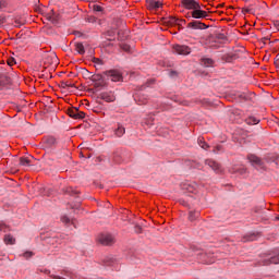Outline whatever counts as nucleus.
<instances>
[{
    "label": "nucleus",
    "mask_w": 279,
    "mask_h": 279,
    "mask_svg": "<svg viewBox=\"0 0 279 279\" xmlns=\"http://www.w3.org/2000/svg\"><path fill=\"white\" fill-rule=\"evenodd\" d=\"M189 19H197L198 21L206 19L208 21V19H210V14L202 10V5L199 4L198 8L190 12Z\"/></svg>",
    "instance_id": "f257e3e1"
},
{
    "label": "nucleus",
    "mask_w": 279,
    "mask_h": 279,
    "mask_svg": "<svg viewBox=\"0 0 279 279\" xmlns=\"http://www.w3.org/2000/svg\"><path fill=\"white\" fill-rule=\"evenodd\" d=\"M260 265H279V253L266 255L263 259H260Z\"/></svg>",
    "instance_id": "f03ea898"
},
{
    "label": "nucleus",
    "mask_w": 279,
    "mask_h": 279,
    "mask_svg": "<svg viewBox=\"0 0 279 279\" xmlns=\"http://www.w3.org/2000/svg\"><path fill=\"white\" fill-rule=\"evenodd\" d=\"M106 77L111 82H122L123 74L119 70H109L105 72Z\"/></svg>",
    "instance_id": "7ed1b4c3"
},
{
    "label": "nucleus",
    "mask_w": 279,
    "mask_h": 279,
    "mask_svg": "<svg viewBox=\"0 0 279 279\" xmlns=\"http://www.w3.org/2000/svg\"><path fill=\"white\" fill-rule=\"evenodd\" d=\"M172 49L177 56H189L191 53V48L185 45H174Z\"/></svg>",
    "instance_id": "20e7f679"
},
{
    "label": "nucleus",
    "mask_w": 279,
    "mask_h": 279,
    "mask_svg": "<svg viewBox=\"0 0 279 279\" xmlns=\"http://www.w3.org/2000/svg\"><path fill=\"white\" fill-rule=\"evenodd\" d=\"M248 160L253 167L256 169H265V161L257 157L256 155H248Z\"/></svg>",
    "instance_id": "39448f33"
},
{
    "label": "nucleus",
    "mask_w": 279,
    "mask_h": 279,
    "mask_svg": "<svg viewBox=\"0 0 279 279\" xmlns=\"http://www.w3.org/2000/svg\"><path fill=\"white\" fill-rule=\"evenodd\" d=\"M101 245H112L114 243V238L110 233H102L98 238Z\"/></svg>",
    "instance_id": "423d86ee"
},
{
    "label": "nucleus",
    "mask_w": 279,
    "mask_h": 279,
    "mask_svg": "<svg viewBox=\"0 0 279 279\" xmlns=\"http://www.w3.org/2000/svg\"><path fill=\"white\" fill-rule=\"evenodd\" d=\"M182 5L185 10H192V12L199 7V2L195 0H182Z\"/></svg>",
    "instance_id": "0eeeda50"
},
{
    "label": "nucleus",
    "mask_w": 279,
    "mask_h": 279,
    "mask_svg": "<svg viewBox=\"0 0 279 279\" xmlns=\"http://www.w3.org/2000/svg\"><path fill=\"white\" fill-rule=\"evenodd\" d=\"M100 99L110 104L112 101H116L117 96H114V93L112 92H104L100 94Z\"/></svg>",
    "instance_id": "6e6552de"
},
{
    "label": "nucleus",
    "mask_w": 279,
    "mask_h": 279,
    "mask_svg": "<svg viewBox=\"0 0 279 279\" xmlns=\"http://www.w3.org/2000/svg\"><path fill=\"white\" fill-rule=\"evenodd\" d=\"M10 84H12V80L7 74H0V90L10 86Z\"/></svg>",
    "instance_id": "1a4fd4ad"
},
{
    "label": "nucleus",
    "mask_w": 279,
    "mask_h": 279,
    "mask_svg": "<svg viewBox=\"0 0 279 279\" xmlns=\"http://www.w3.org/2000/svg\"><path fill=\"white\" fill-rule=\"evenodd\" d=\"M191 29H206L208 26L199 21H193L187 24Z\"/></svg>",
    "instance_id": "9d476101"
},
{
    "label": "nucleus",
    "mask_w": 279,
    "mask_h": 279,
    "mask_svg": "<svg viewBox=\"0 0 279 279\" xmlns=\"http://www.w3.org/2000/svg\"><path fill=\"white\" fill-rule=\"evenodd\" d=\"M206 165L215 171V173H221V166L215 160H206Z\"/></svg>",
    "instance_id": "9b49d317"
},
{
    "label": "nucleus",
    "mask_w": 279,
    "mask_h": 279,
    "mask_svg": "<svg viewBox=\"0 0 279 279\" xmlns=\"http://www.w3.org/2000/svg\"><path fill=\"white\" fill-rule=\"evenodd\" d=\"M146 5L150 10H158V9L162 8V2L156 1V0H146Z\"/></svg>",
    "instance_id": "f8f14e48"
},
{
    "label": "nucleus",
    "mask_w": 279,
    "mask_h": 279,
    "mask_svg": "<svg viewBox=\"0 0 279 279\" xmlns=\"http://www.w3.org/2000/svg\"><path fill=\"white\" fill-rule=\"evenodd\" d=\"M163 24L168 27H173L174 25H180V19L170 16L163 21Z\"/></svg>",
    "instance_id": "ddd939ff"
},
{
    "label": "nucleus",
    "mask_w": 279,
    "mask_h": 279,
    "mask_svg": "<svg viewBox=\"0 0 279 279\" xmlns=\"http://www.w3.org/2000/svg\"><path fill=\"white\" fill-rule=\"evenodd\" d=\"M104 265H106L107 267H112V265H116L117 263V258L112 257V256H108L105 257L102 260Z\"/></svg>",
    "instance_id": "4468645a"
},
{
    "label": "nucleus",
    "mask_w": 279,
    "mask_h": 279,
    "mask_svg": "<svg viewBox=\"0 0 279 279\" xmlns=\"http://www.w3.org/2000/svg\"><path fill=\"white\" fill-rule=\"evenodd\" d=\"M74 47H75V51L77 53H80V56H84V53H86V50L84 49V44L82 43H75L74 44Z\"/></svg>",
    "instance_id": "2eb2a0df"
},
{
    "label": "nucleus",
    "mask_w": 279,
    "mask_h": 279,
    "mask_svg": "<svg viewBox=\"0 0 279 279\" xmlns=\"http://www.w3.org/2000/svg\"><path fill=\"white\" fill-rule=\"evenodd\" d=\"M114 134H116V136L121 138V136H123V134H125V128L121 124H118V128L114 130Z\"/></svg>",
    "instance_id": "dca6fc26"
},
{
    "label": "nucleus",
    "mask_w": 279,
    "mask_h": 279,
    "mask_svg": "<svg viewBox=\"0 0 279 279\" xmlns=\"http://www.w3.org/2000/svg\"><path fill=\"white\" fill-rule=\"evenodd\" d=\"M20 165H21V167H31L32 159H29V157H21Z\"/></svg>",
    "instance_id": "f3484780"
},
{
    "label": "nucleus",
    "mask_w": 279,
    "mask_h": 279,
    "mask_svg": "<svg viewBox=\"0 0 279 279\" xmlns=\"http://www.w3.org/2000/svg\"><path fill=\"white\" fill-rule=\"evenodd\" d=\"M201 64H203V66H213V64H215V61H213V59L210 58H203Z\"/></svg>",
    "instance_id": "a211bd4d"
},
{
    "label": "nucleus",
    "mask_w": 279,
    "mask_h": 279,
    "mask_svg": "<svg viewBox=\"0 0 279 279\" xmlns=\"http://www.w3.org/2000/svg\"><path fill=\"white\" fill-rule=\"evenodd\" d=\"M4 243L7 245H14V243H16V240L14 239V236L8 234L4 236Z\"/></svg>",
    "instance_id": "6ab92c4d"
},
{
    "label": "nucleus",
    "mask_w": 279,
    "mask_h": 279,
    "mask_svg": "<svg viewBox=\"0 0 279 279\" xmlns=\"http://www.w3.org/2000/svg\"><path fill=\"white\" fill-rule=\"evenodd\" d=\"M247 125H257V123H260V120L256 119L255 117H248L246 119Z\"/></svg>",
    "instance_id": "aec40b11"
},
{
    "label": "nucleus",
    "mask_w": 279,
    "mask_h": 279,
    "mask_svg": "<svg viewBox=\"0 0 279 279\" xmlns=\"http://www.w3.org/2000/svg\"><path fill=\"white\" fill-rule=\"evenodd\" d=\"M233 173H240V175H245L247 173V168L241 166L240 168H233Z\"/></svg>",
    "instance_id": "412c9836"
},
{
    "label": "nucleus",
    "mask_w": 279,
    "mask_h": 279,
    "mask_svg": "<svg viewBox=\"0 0 279 279\" xmlns=\"http://www.w3.org/2000/svg\"><path fill=\"white\" fill-rule=\"evenodd\" d=\"M201 260H202V263H205V265H210V264L215 263V260L208 258V255H206V254H201Z\"/></svg>",
    "instance_id": "4be33fe9"
},
{
    "label": "nucleus",
    "mask_w": 279,
    "mask_h": 279,
    "mask_svg": "<svg viewBox=\"0 0 279 279\" xmlns=\"http://www.w3.org/2000/svg\"><path fill=\"white\" fill-rule=\"evenodd\" d=\"M77 108H71V109H68V114L69 117H71V119H77Z\"/></svg>",
    "instance_id": "5701e85b"
},
{
    "label": "nucleus",
    "mask_w": 279,
    "mask_h": 279,
    "mask_svg": "<svg viewBox=\"0 0 279 279\" xmlns=\"http://www.w3.org/2000/svg\"><path fill=\"white\" fill-rule=\"evenodd\" d=\"M47 145H49V147H53L54 145H58V141L56 140V137H48L46 140Z\"/></svg>",
    "instance_id": "b1692460"
},
{
    "label": "nucleus",
    "mask_w": 279,
    "mask_h": 279,
    "mask_svg": "<svg viewBox=\"0 0 279 279\" xmlns=\"http://www.w3.org/2000/svg\"><path fill=\"white\" fill-rule=\"evenodd\" d=\"M198 145L202 149H208V144L204 141V137H198Z\"/></svg>",
    "instance_id": "393cba45"
},
{
    "label": "nucleus",
    "mask_w": 279,
    "mask_h": 279,
    "mask_svg": "<svg viewBox=\"0 0 279 279\" xmlns=\"http://www.w3.org/2000/svg\"><path fill=\"white\" fill-rule=\"evenodd\" d=\"M48 243L50 245H56V243L60 244V243H62V241L60 239H58V238H49L48 239Z\"/></svg>",
    "instance_id": "a878e982"
},
{
    "label": "nucleus",
    "mask_w": 279,
    "mask_h": 279,
    "mask_svg": "<svg viewBox=\"0 0 279 279\" xmlns=\"http://www.w3.org/2000/svg\"><path fill=\"white\" fill-rule=\"evenodd\" d=\"M104 76L101 74H96L92 76V82L97 83V82H102Z\"/></svg>",
    "instance_id": "bb28decb"
},
{
    "label": "nucleus",
    "mask_w": 279,
    "mask_h": 279,
    "mask_svg": "<svg viewBox=\"0 0 279 279\" xmlns=\"http://www.w3.org/2000/svg\"><path fill=\"white\" fill-rule=\"evenodd\" d=\"M197 217H199V213L190 211V216H189L190 221H195V219H197Z\"/></svg>",
    "instance_id": "cd10ccee"
},
{
    "label": "nucleus",
    "mask_w": 279,
    "mask_h": 279,
    "mask_svg": "<svg viewBox=\"0 0 279 279\" xmlns=\"http://www.w3.org/2000/svg\"><path fill=\"white\" fill-rule=\"evenodd\" d=\"M86 117V113L84 111H80V109L76 112V120H82Z\"/></svg>",
    "instance_id": "c85d7f7f"
},
{
    "label": "nucleus",
    "mask_w": 279,
    "mask_h": 279,
    "mask_svg": "<svg viewBox=\"0 0 279 279\" xmlns=\"http://www.w3.org/2000/svg\"><path fill=\"white\" fill-rule=\"evenodd\" d=\"M66 193H69V195H78V194H80V191L74 190V189H72V187H69V189L66 190Z\"/></svg>",
    "instance_id": "c756f323"
},
{
    "label": "nucleus",
    "mask_w": 279,
    "mask_h": 279,
    "mask_svg": "<svg viewBox=\"0 0 279 279\" xmlns=\"http://www.w3.org/2000/svg\"><path fill=\"white\" fill-rule=\"evenodd\" d=\"M24 258H32V256H34V252L32 251H26L25 253H23Z\"/></svg>",
    "instance_id": "7c9ffc66"
},
{
    "label": "nucleus",
    "mask_w": 279,
    "mask_h": 279,
    "mask_svg": "<svg viewBox=\"0 0 279 279\" xmlns=\"http://www.w3.org/2000/svg\"><path fill=\"white\" fill-rule=\"evenodd\" d=\"M189 193H195V189H197V184L189 185L187 187Z\"/></svg>",
    "instance_id": "2f4dec72"
},
{
    "label": "nucleus",
    "mask_w": 279,
    "mask_h": 279,
    "mask_svg": "<svg viewBox=\"0 0 279 279\" xmlns=\"http://www.w3.org/2000/svg\"><path fill=\"white\" fill-rule=\"evenodd\" d=\"M61 221H62V223H71V219L69 218V216H62L61 217Z\"/></svg>",
    "instance_id": "473e14b6"
},
{
    "label": "nucleus",
    "mask_w": 279,
    "mask_h": 279,
    "mask_svg": "<svg viewBox=\"0 0 279 279\" xmlns=\"http://www.w3.org/2000/svg\"><path fill=\"white\" fill-rule=\"evenodd\" d=\"M8 64L9 66H14V64H16V60L14 58H10L8 59Z\"/></svg>",
    "instance_id": "72a5a7b5"
},
{
    "label": "nucleus",
    "mask_w": 279,
    "mask_h": 279,
    "mask_svg": "<svg viewBox=\"0 0 279 279\" xmlns=\"http://www.w3.org/2000/svg\"><path fill=\"white\" fill-rule=\"evenodd\" d=\"M94 12H104V8H101L100 5L95 4L94 5Z\"/></svg>",
    "instance_id": "f704fd0d"
},
{
    "label": "nucleus",
    "mask_w": 279,
    "mask_h": 279,
    "mask_svg": "<svg viewBox=\"0 0 279 279\" xmlns=\"http://www.w3.org/2000/svg\"><path fill=\"white\" fill-rule=\"evenodd\" d=\"M135 232H137V234H141L143 232V228H141L140 225L135 226Z\"/></svg>",
    "instance_id": "c9c22d12"
},
{
    "label": "nucleus",
    "mask_w": 279,
    "mask_h": 279,
    "mask_svg": "<svg viewBox=\"0 0 279 279\" xmlns=\"http://www.w3.org/2000/svg\"><path fill=\"white\" fill-rule=\"evenodd\" d=\"M95 88H101V86H104V83L100 81V82H96L94 84Z\"/></svg>",
    "instance_id": "e433bc0d"
},
{
    "label": "nucleus",
    "mask_w": 279,
    "mask_h": 279,
    "mask_svg": "<svg viewBox=\"0 0 279 279\" xmlns=\"http://www.w3.org/2000/svg\"><path fill=\"white\" fill-rule=\"evenodd\" d=\"M217 38H218V40H226V35L219 34V35L217 36Z\"/></svg>",
    "instance_id": "4c0bfd02"
},
{
    "label": "nucleus",
    "mask_w": 279,
    "mask_h": 279,
    "mask_svg": "<svg viewBox=\"0 0 279 279\" xmlns=\"http://www.w3.org/2000/svg\"><path fill=\"white\" fill-rule=\"evenodd\" d=\"M239 97H240V99H244V101H247V95L240 94Z\"/></svg>",
    "instance_id": "58836bf2"
},
{
    "label": "nucleus",
    "mask_w": 279,
    "mask_h": 279,
    "mask_svg": "<svg viewBox=\"0 0 279 279\" xmlns=\"http://www.w3.org/2000/svg\"><path fill=\"white\" fill-rule=\"evenodd\" d=\"M121 47L123 51H130V47L128 45H122Z\"/></svg>",
    "instance_id": "ea45409f"
},
{
    "label": "nucleus",
    "mask_w": 279,
    "mask_h": 279,
    "mask_svg": "<svg viewBox=\"0 0 279 279\" xmlns=\"http://www.w3.org/2000/svg\"><path fill=\"white\" fill-rule=\"evenodd\" d=\"M182 23H186V21H184V20H179V24H175V25H178L179 27H182Z\"/></svg>",
    "instance_id": "a19ab883"
},
{
    "label": "nucleus",
    "mask_w": 279,
    "mask_h": 279,
    "mask_svg": "<svg viewBox=\"0 0 279 279\" xmlns=\"http://www.w3.org/2000/svg\"><path fill=\"white\" fill-rule=\"evenodd\" d=\"M1 8H5V1H3V0H0V9Z\"/></svg>",
    "instance_id": "79ce46f5"
},
{
    "label": "nucleus",
    "mask_w": 279,
    "mask_h": 279,
    "mask_svg": "<svg viewBox=\"0 0 279 279\" xmlns=\"http://www.w3.org/2000/svg\"><path fill=\"white\" fill-rule=\"evenodd\" d=\"M175 75H178V73L175 71L170 72V77H175Z\"/></svg>",
    "instance_id": "37998d69"
},
{
    "label": "nucleus",
    "mask_w": 279,
    "mask_h": 279,
    "mask_svg": "<svg viewBox=\"0 0 279 279\" xmlns=\"http://www.w3.org/2000/svg\"><path fill=\"white\" fill-rule=\"evenodd\" d=\"M5 228V223H3L2 221H0V231H2Z\"/></svg>",
    "instance_id": "c03bdc74"
},
{
    "label": "nucleus",
    "mask_w": 279,
    "mask_h": 279,
    "mask_svg": "<svg viewBox=\"0 0 279 279\" xmlns=\"http://www.w3.org/2000/svg\"><path fill=\"white\" fill-rule=\"evenodd\" d=\"M89 23H97V20L95 17H90Z\"/></svg>",
    "instance_id": "a18cd8bd"
},
{
    "label": "nucleus",
    "mask_w": 279,
    "mask_h": 279,
    "mask_svg": "<svg viewBox=\"0 0 279 279\" xmlns=\"http://www.w3.org/2000/svg\"><path fill=\"white\" fill-rule=\"evenodd\" d=\"M49 21H51L52 23H56V17L54 16H50Z\"/></svg>",
    "instance_id": "49530a36"
},
{
    "label": "nucleus",
    "mask_w": 279,
    "mask_h": 279,
    "mask_svg": "<svg viewBox=\"0 0 279 279\" xmlns=\"http://www.w3.org/2000/svg\"><path fill=\"white\" fill-rule=\"evenodd\" d=\"M96 63H97V64H101V60L96 59Z\"/></svg>",
    "instance_id": "de8ad7c7"
},
{
    "label": "nucleus",
    "mask_w": 279,
    "mask_h": 279,
    "mask_svg": "<svg viewBox=\"0 0 279 279\" xmlns=\"http://www.w3.org/2000/svg\"><path fill=\"white\" fill-rule=\"evenodd\" d=\"M2 23H3V19L0 17V25H2Z\"/></svg>",
    "instance_id": "09e8293b"
},
{
    "label": "nucleus",
    "mask_w": 279,
    "mask_h": 279,
    "mask_svg": "<svg viewBox=\"0 0 279 279\" xmlns=\"http://www.w3.org/2000/svg\"><path fill=\"white\" fill-rule=\"evenodd\" d=\"M218 8H223V3H222V4H219Z\"/></svg>",
    "instance_id": "8fccbe9b"
},
{
    "label": "nucleus",
    "mask_w": 279,
    "mask_h": 279,
    "mask_svg": "<svg viewBox=\"0 0 279 279\" xmlns=\"http://www.w3.org/2000/svg\"><path fill=\"white\" fill-rule=\"evenodd\" d=\"M64 86H73V85H70V84H66V83H65Z\"/></svg>",
    "instance_id": "3c124183"
},
{
    "label": "nucleus",
    "mask_w": 279,
    "mask_h": 279,
    "mask_svg": "<svg viewBox=\"0 0 279 279\" xmlns=\"http://www.w3.org/2000/svg\"><path fill=\"white\" fill-rule=\"evenodd\" d=\"M58 279H66V278H64V277H59Z\"/></svg>",
    "instance_id": "603ef678"
},
{
    "label": "nucleus",
    "mask_w": 279,
    "mask_h": 279,
    "mask_svg": "<svg viewBox=\"0 0 279 279\" xmlns=\"http://www.w3.org/2000/svg\"><path fill=\"white\" fill-rule=\"evenodd\" d=\"M245 12H250V9H246Z\"/></svg>",
    "instance_id": "864d4df0"
}]
</instances>
